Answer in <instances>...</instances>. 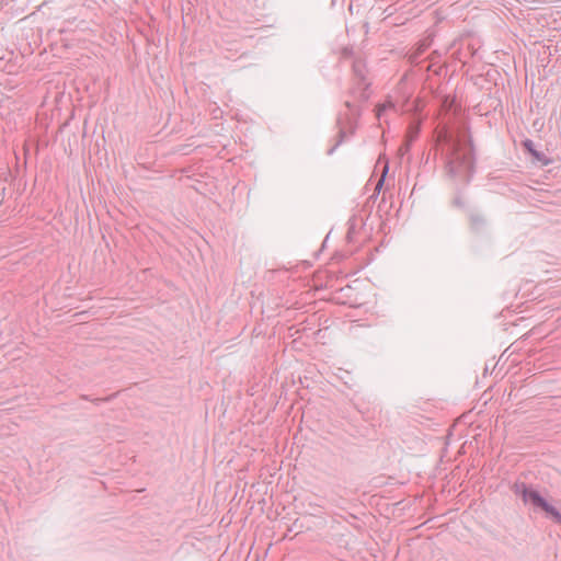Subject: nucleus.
<instances>
[{
  "instance_id": "nucleus-1",
  "label": "nucleus",
  "mask_w": 561,
  "mask_h": 561,
  "mask_svg": "<svg viewBox=\"0 0 561 561\" xmlns=\"http://www.w3.org/2000/svg\"><path fill=\"white\" fill-rule=\"evenodd\" d=\"M523 499L525 502H529L533 505L540 507L541 510H543L547 514L551 515L557 520H561V515L559 514V512L553 506H551L549 503H547L540 496V494L538 492L531 491V490L525 491L523 493Z\"/></svg>"
}]
</instances>
